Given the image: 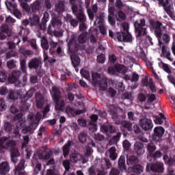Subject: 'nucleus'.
Returning <instances> with one entry per match:
<instances>
[{
  "label": "nucleus",
  "mask_w": 175,
  "mask_h": 175,
  "mask_svg": "<svg viewBox=\"0 0 175 175\" xmlns=\"http://www.w3.org/2000/svg\"><path fill=\"white\" fill-rule=\"evenodd\" d=\"M50 20V14L47 11L44 12L43 17L42 18L41 23L39 25V28L41 31H45L47 28V21Z\"/></svg>",
  "instance_id": "obj_20"
},
{
  "label": "nucleus",
  "mask_w": 175,
  "mask_h": 175,
  "mask_svg": "<svg viewBox=\"0 0 175 175\" xmlns=\"http://www.w3.org/2000/svg\"><path fill=\"white\" fill-rule=\"evenodd\" d=\"M65 20L66 23H69L71 27L74 28H76L79 25V20L73 18V16L69 14H67Z\"/></svg>",
  "instance_id": "obj_27"
},
{
  "label": "nucleus",
  "mask_w": 175,
  "mask_h": 175,
  "mask_svg": "<svg viewBox=\"0 0 175 175\" xmlns=\"http://www.w3.org/2000/svg\"><path fill=\"white\" fill-rule=\"evenodd\" d=\"M20 52L21 54H23L25 58L29 57V58H31V57H32V55H33V51H31V50H28L25 48H22L20 49Z\"/></svg>",
  "instance_id": "obj_39"
},
{
  "label": "nucleus",
  "mask_w": 175,
  "mask_h": 175,
  "mask_svg": "<svg viewBox=\"0 0 175 175\" xmlns=\"http://www.w3.org/2000/svg\"><path fill=\"white\" fill-rule=\"evenodd\" d=\"M124 6H125V4H124V3H122V0H116L115 8H116V9L121 10V9H122V8H124Z\"/></svg>",
  "instance_id": "obj_58"
},
{
  "label": "nucleus",
  "mask_w": 175,
  "mask_h": 175,
  "mask_svg": "<svg viewBox=\"0 0 175 175\" xmlns=\"http://www.w3.org/2000/svg\"><path fill=\"white\" fill-rule=\"evenodd\" d=\"M49 53L51 54V55H53V54H57V55H59V57H62V55H64L62 46H61V45L58 46V42H55L54 40H53V39H51L49 41ZM57 46L58 47L57 48Z\"/></svg>",
  "instance_id": "obj_11"
},
{
  "label": "nucleus",
  "mask_w": 175,
  "mask_h": 175,
  "mask_svg": "<svg viewBox=\"0 0 175 175\" xmlns=\"http://www.w3.org/2000/svg\"><path fill=\"white\" fill-rule=\"evenodd\" d=\"M17 144L14 140H9L5 143L4 148L5 150H9L10 151L11 156V161L13 163H17V157H20V152H18V149L16 148Z\"/></svg>",
  "instance_id": "obj_5"
},
{
  "label": "nucleus",
  "mask_w": 175,
  "mask_h": 175,
  "mask_svg": "<svg viewBox=\"0 0 175 175\" xmlns=\"http://www.w3.org/2000/svg\"><path fill=\"white\" fill-rule=\"evenodd\" d=\"M25 169V160L22 159L21 160L20 163H18V166L16 167V173L18 172V174L19 173H24V172H21V170H24Z\"/></svg>",
  "instance_id": "obj_35"
},
{
  "label": "nucleus",
  "mask_w": 175,
  "mask_h": 175,
  "mask_svg": "<svg viewBox=\"0 0 175 175\" xmlns=\"http://www.w3.org/2000/svg\"><path fill=\"white\" fill-rule=\"evenodd\" d=\"M163 163L157 161L154 163H148L146 165V172H153V173L162 174L165 172V167H163Z\"/></svg>",
  "instance_id": "obj_9"
},
{
  "label": "nucleus",
  "mask_w": 175,
  "mask_h": 175,
  "mask_svg": "<svg viewBox=\"0 0 175 175\" xmlns=\"http://www.w3.org/2000/svg\"><path fill=\"white\" fill-rule=\"evenodd\" d=\"M118 165L119 169L121 170H126V165H125V156L121 155L118 159Z\"/></svg>",
  "instance_id": "obj_32"
},
{
  "label": "nucleus",
  "mask_w": 175,
  "mask_h": 175,
  "mask_svg": "<svg viewBox=\"0 0 175 175\" xmlns=\"http://www.w3.org/2000/svg\"><path fill=\"white\" fill-rule=\"evenodd\" d=\"M77 18H78L80 23H85L87 21V17H85V14H84V11H80L79 14H76Z\"/></svg>",
  "instance_id": "obj_47"
},
{
  "label": "nucleus",
  "mask_w": 175,
  "mask_h": 175,
  "mask_svg": "<svg viewBox=\"0 0 175 175\" xmlns=\"http://www.w3.org/2000/svg\"><path fill=\"white\" fill-rule=\"evenodd\" d=\"M88 134H87L86 131H82L78 135V139L80 143H85L87 142V137Z\"/></svg>",
  "instance_id": "obj_44"
},
{
  "label": "nucleus",
  "mask_w": 175,
  "mask_h": 175,
  "mask_svg": "<svg viewBox=\"0 0 175 175\" xmlns=\"http://www.w3.org/2000/svg\"><path fill=\"white\" fill-rule=\"evenodd\" d=\"M40 64H42V61H40L39 58L33 57L29 61L28 68L30 69V70H32V69L37 70L39 66H40Z\"/></svg>",
  "instance_id": "obj_17"
},
{
  "label": "nucleus",
  "mask_w": 175,
  "mask_h": 175,
  "mask_svg": "<svg viewBox=\"0 0 175 175\" xmlns=\"http://www.w3.org/2000/svg\"><path fill=\"white\" fill-rule=\"evenodd\" d=\"M51 94L52 96V99L55 103V109L57 111H65L66 114L69 117H76V116H80V114H83L85 113V109H79L76 110L75 107L67 105L65 108V100L62 99V92L59 88L57 86L52 87V91L51 92Z\"/></svg>",
  "instance_id": "obj_1"
},
{
  "label": "nucleus",
  "mask_w": 175,
  "mask_h": 175,
  "mask_svg": "<svg viewBox=\"0 0 175 175\" xmlns=\"http://www.w3.org/2000/svg\"><path fill=\"white\" fill-rule=\"evenodd\" d=\"M42 112H37L36 115L29 114L28 116L29 124L30 126L22 129V133H33V131L39 126V122L42 120Z\"/></svg>",
  "instance_id": "obj_3"
},
{
  "label": "nucleus",
  "mask_w": 175,
  "mask_h": 175,
  "mask_svg": "<svg viewBox=\"0 0 175 175\" xmlns=\"http://www.w3.org/2000/svg\"><path fill=\"white\" fill-rule=\"evenodd\" d=\"M31 1H32V0H19L21 8H23V9H24L25 10H28V3L27 2H31Z\"/></svg>",
  "instance_id": "obj_56"
},
{
  "label": "nucleus",
  "mask_w": 175,
  "mask_h": 175,
  "mask_svg": "<svg viewBox=\"0 0 175 175\" xmlns=\"http://www.w3.org/2000/svg\"><path fill=\"white\" fill-rule=\"evenodd\" d=\"M87 35H88V32H82L78 37L79 43H81V44L85 43L87 42Z\"/></svg>",
  "instance_id": "obj_38"
},
{
  "label": "nucleus",
  "mask_w": 175,
  "mask_h": 175,
  "mask_svg": "<svg viewBox=\"0 0 175 175\" xmlns=\"http://www.w3.org/2000/svg\"><path fill=\"white\" fill-rule=\"evenodd\" d=\"M77 42V37H76V36H71L70 39L68 43V48L72 49V47H75V50H77V47L76 46Z\"/></svg>",
  "instance_id": "obj_34"
},
{
  "label": "nucleus",
  "mask_w": 175,
  "mask_h": 175,
  "mask_svg": "<svg viewBox=\"0 0 175 175\" xmlns=\"http://www.w3.org/2000/svg\"><path fill=\"white\" fill-rule=\"evenodd\" d=\"M80 73L82 76V77H84V79H86L87 80H88V79H90V72H88V70H84V69H81L80 71Z\"/></svg>",
  "instance_id": "obj_60"
},
{
  "label": "nucleus",
  "mask_w": 175,
  "mask_h": 175,
  "mask_svg": "<svg viewBox=\"0 0 175 175\" xmlns=\"http://www.w3.org/2000/svg\"><path fill=\"white\" fill-rule=\"evenodd\" d=\"M126 72H128V68L122 64H115L113 66L108 68V73L111 75H116L117 73L125 75Z\"/></svg>",
  "instance_id": "obj_10"
},
{
  "label": "nucleus",
  "mask_w": 175,
  "mask_h": 175,
  "mask_svg": "<svg viewBox=\"0 0 175 175\" xmlns=\"http://www.w3.org/2000/svg\"><path fill=\"white\" fill-rule=\"evenodd\" d=\"M170 0H164L161 5L163 6L164 11L167 13L170 17L173 18V12H172V5L169 4Z\"/></svg>",
  "instance_id": "obj_23"
},
{
  "label": "nucleus",
  "mask_w": 175,
  "mask_h": 175,
  "mask_svg": "<svg viewBox=\"0 0 175 175\" xmlns=\"http://www.w3.org/2000/svg\"><path fill=\"white\" fill-rule=\"evenodd\" d=\"M96 61L98 64H103L106 61V56L103 53H100V55H97Z\"/></svg>",
  "instance_id": "obj_55"
},
{
  "label": "nucleus",
  "mask_w": 175,
  "mask_h": 175,
  "mask_svg": "<svg viewBox=\"0 0 175 175\" xmlns=\"http://www.w3.org/2000/svg\"><path fill=\"white\" fill-rule=\"evenodd\" d=\"M12 139H20V137H21V134H20L19 128L14 129V131L12 132Z\"/></svg>",
  "instance_id": "obj_52"
},
{
  "label": "nucleus",
  "mask_w": 175,
  "mask_h": 175,
  "mask_svg": "<svg viewBox=\"0 0 175 175\" xmlns=\"http://www.w3.org/2000/svg\"><path fill=\"white\" fill-rule=\"evenodd\" d=\"M139 162H140V159H139V157H137V156L131 155L129 157H127L126 163L128 165H130L131 166H135L136 165H137V163H139Z\"/></svg>",
  "instance_id": "obj_25"
},
{
  "label": "nucleus",
  "mask_w": 175,
  "mask_h": 175,
  "mask_svg": "<svg viewBox=\"0 0 175 175\" xmlns=\"http://www.w3.org/2000/svg\"><path fill=\"white\" fill-rule=\"evenodd\" d=\"M71 9L73 14H75V16H77V14H78L80 12L83 11L81 8H79L77 5L75 4L72 5Z\"/></svg>",
  "instance_id": "obj_54"
},
{
  "label": "nucleus",
  "mask_w": 175,
  "mask_h": 175,
  "mask_svg": "<svg viewBox=\"0 0 175 175\" xmlns=\"http://www.w3.org/2000/svg\"><path fill=\"white\" fill-rule=\"evenodd\" d=\"M71 63L73 66L76 69L80 65V62L81 60L80 59V57L77 55H70Z\"/></svg>",
  "instance_id": "obj_28"
},
{
  "label": "nucleus",
  "mask_w": 175,
  "mask_h": 175,
  "mask_svg": "<svg viewBox=\"0 0 175 175\" xmlns=\"http://www.w3.org/2000/svg\"><path fill=\"white\" fill-rule=\"evenodd\" d=\"M9 172V163L5 161L0 164V174L5 175Z\"/></svg>",
  "instance_id": "obj_31"
},
{
  "label": "nucleus",
  "mask_w": 175,
  "mask_h": 175,
  "mask_svg": "<svg viewBox=\"0 0 175 175\" xmlns=\"http://www.w3.org/2000/svg\"><path fill=\"white\" fill-rule=\"evenodd\" d=\"M92 83L94 85H98L101 91H106L107 90V81L102 77V75L98 72L92 74Z\"/></svg>",
  "instance_id": "obj_7"
},
{
  "label": "nucleus",
  "mask_w": 175,
  "mask_h": 175,
  "mask_svg": "<svg viewBox=\"0 0 175 175\" xmlns=\"http://www.w3.org/2000/svg\"><path fill=\"white\" fill-rule=\"evenodd\" d=\"M53 157V152L51 150H44L38 153V158L40 160L49 161Z\"/></svg>",
  "instance_id": "obj_21"
},
{
  "label": "nucleus",
  "mask_w": 175,
  "mask_h": 175,
  "mask_svg": "<svg viewBox=\"0 0 175 175\" xmlns=\"http://www.w3.org/2000/svg\"><path fill=\"white\" fill-rule=\"evenodd\" d=\"M71 162H74V163H77L79 161H81L83 163H87L88 162V157L85 158L84 156L79 154V153H72L70 155Z\"/></svg>",
  "instance_id": "obj_15"
},
{
  "label": "nucleus",
  "mask_w": 175,
  "mask_h": 175,
  "mask_svg": "<svg viewBox=\"0 0 175 175\" xmlns=\"http://www.w3.org/2000/svg\"><path fill=\"white\" fill-rule=\"evenodd\" d=\"M16 0H7L5 1V6L8 10H12V8H17V5L14 3Z\"/></svg>",
  "instance_id": "obj_48"
},
{
  "label": "nucleus",
  "mask_w": 175,
  "mask_h": 175,
  "mask_svg": "<svg viewBox=\"0 0 175 175\" xmlns=\"http://www.w3.org/2000/svg\"><path fill=\"white\" fill-rule=\"evenodd\" d=\"M132 170L133 173H135L136 174H142L144 170V168H143V166L137 164L133 167Z\"/></svg>",
  "instance_id": "obj_43"
},
{
  "label": "nucleus",
  "mask_w": 175,
  "mask_h": 175,
  "mask_svg": "<svg viewBox=\"0 0 175 175\" xmlns=\"http://www.w3.org/2000/svg\"><path fill=\"white\" fill-rule=\"evenodd\" d=\"M122 31L120 32H113L111 30H109V36L114 40L118 42H124V43H132L133 41V37L132 34L129 33V26L127 24L123 25Z\"/></svg>",
  "instance_id": "obj_2"
},
{
  "label": "nucleus",
  "mask_w": 175,
  "mask_h": 175,
  "mask_svg": "<svg viewBox=\"0 0 175 175\" xmlns=\"http://www.w3.org/2000/svg\"><path fill=\"white\" fill-rule=\"evenodd\" d=\"M122 126L124 129H126L128 132H132L133 131V128L132 127V123L129 121H124L122 123Z\"/></svg>",
  "instance_id": "obj_50"
},
{
  "label": "nucleus",
  "mask_w": 175,
  "mask_h": 175,
  "mask_svg": "<svg viewBox=\"0 0 175 175\" xmlns=\"http://www.w3.org/2000/svg\"><path fill=\"white\" fill-rule=\"evenodd\" d=\"M55 10L58 13H62L63 12H65V2L62 1H59L56 5Z\"/></svg>",
  "instance_id": "obj_40"
},
{
  "label": "nucleus",
  "mask_w": 175,
  "mask_h": 175,
  "mask_svg": "<svg viewBox=\"0 0 175 175\" xmlns=\"http://www.w3.org/2000/svg\"><path fill=\"white\" fill-rule=\"evenodd\" d=\"M30 24L32 27H38L40 24V17L39 15L34 14H33L32 18H30Z\"/></svg>",
  "instance_id": "obj_29"
},
{
  "label": "nucleus",
  "mask_w": 175,
  "mask_h": 175,
  "mask_svg": "<svg viewBox=\"0 0 175 175\" xmlns=\"http://www.w3.org/2000/svg\"><path fill=\"white\" fill-rule=\"evenodd\" d=\"M46 101L44 100V97L42 94H37L36 96V103L37 109H43V106H44V103Z\"/></svg>",
  "instance_id": "obj_26"
},
{
  "label": "nucleus",
  "mask_w": 175,
  "mask_h": 175,
  "mask_svg": "<svg viewBox=\"0 0 175 175\" xmlns=\"http://www.w3.org/2000/svg\"><path fill=\"white\" fill-rule=\"evenodd\" d=\"M121 173V169L117 167L111 168L109 175H120Z\"/></svg>",
  "instance_id": "obj_62"
},
{
  "label": "nucleus",
  "mask_w": 175,
  "mask_h": 175,
  "mask_svg": "<svg viewBox=\"0 0 175 175\" xmlns=\"http://www.w3.org/2000/svg\"><path fill=\"white\" fill-rule=\"evenodd\" d=\"M134 27L137 33V38H142L147 35V28L148 26L146 24V19L141 18L134 22Z\"/></svg>",
  "instance_id": "obj_6"
},
{
  "label": "nucleus",
  "mask_w": 175,
  "mask_h": 175,
  "mask_svg": "<svg viewBox=\"0 0 175 175\" xmlns=\"http://www.w3.org/2000/svg\"><path fill=\"white\" fill-rule=\"evenodd\" d=\"M122 135V134L121 133V132H118L117 135H113L111 138L110 143H111V144H117L118 143V142H120Z\"/></svg>",
  "instance_id": "obj_41"
},
{
  "label": "nucleus",
  "mask_w": 175,
  "mask_h": 175,
  "mask_svg": "<svg viewBox=\"0 0 175 175\" xmlns=\"http://www.w3.org/2000/svg\"><path fill=\"white\" fill-rule=\"evenodd\" d=\"M165 133V129L162 126H157L154 129V135L152 140L154 142H162V137Z\"/></svg>",
  "instance_id": "obj_12"
},
{
  "label": "nucleus",
  "mask_w": 175,
  "mask_h": 175,
  "mask_svg": "<svg viewBox=\"0 0 175 175\" xmlns=\"http://www.w3.org/2000/svg\"><path fill=\"white\" fill-rule=\"evenodd\" d=\"M148 87L151 92H157V86H155V83H154V80L152 79V78H150V85H148Z\"/></svg>",
  "instance_id": "obj_53"
},
{
  "label": "nucleus",
  "mask_w": 175,
  "mask_h": 175,
  "mask_svg": "<svg viewBox=\"0 0 175 175\" xmlns=\"http://www.w3.org/2000/svg\"><path fill=\"white\" fill-rule=\"evenodd\" d=\"M137 98L139 102L143 103V102H146V100H147V96H146L144 93L141 92L138 94Z\"/></svg>",
  "instance_id": "obj_61"
},
{
  "label": "nucleus",
  "mask_w": 175,
  "mask_h": 175,
  "mask_svg": "<svg viewBox=\"0 0 175 175\" xmlns=\"http://www.w3.org/2000/svg\"><path fill=\"white\" fill-rule=\"evenodd\" d=\"M98 115L93 114L90 116L91 121L89 122V125L93 126V128H96V121H98Z\"/></svg>",
  "instance_id": "obj_45"
},
{
  "label": "nucleus",
  "mask_w": 175,
  "mask_h": 175,
  "mask_svg": "<svg viewBox=\"0 0 175 175\" xmlns=\"http://www.w3.org/2000/svg\"><path fill=\"white\" fill-rule=\"evenodd\" d=\"M23 91L21 90H10L8 91V98L12 100H17L21 96Z\"/></svg>",
  "instance_id": "obj_19"
},
{
  "label": "nucleus",
  "mask_w": 175,
  "mask_h": 175,
  "mask_svg": "<svg viewBox=\"0 0 175 175\" xmlns=\"http://www.w3.org/2000/svg\"><path fill=\"white\" fill-rule=\"evenodd\" d=\"M62 27L61 16L57 14L52 16L51 24L48 27L47 32L51 36H58V30Z\"/></svg>",
  "instance_id": "obj_4"
},
{
  "label": "nucleus",
  "mask_w": 175,
  "mask_h": 175,
  "mask_svg": "<svg viewBox=\"0 0 175 175\" xmlns=\"http://www.w3.org/2000/svg\"><path fill=\"white\" fill-rule=\"evenodd\" d=\"M146 96L148 97V100L147 102L148 103H152V102H154V100H155L157 99V96H155V94H146Z\"/></svg>",
  "instance_id": "obj_63"
},
{
  "label": "nucleus",
  "mask_w": 175,
  "mask_h": 175,
  "mask_svg": "<svg viewBox=\"0 0 175 175\" xmlns=\"http://www.w3.org/2000/svg\"><path fill=\"white\" fill-rule=\"evenodd\" d=\"M21 69L23 73H27V60L25 59H20Z\"/></svg>",
  "instance_id": "obj_51"
},
{
  "label": "nucleus",
  "mask_w": 175,
  "mask_h": 175,
  "mask_svg": "<svg viewBox=\"0 0 175 175\" xmlns=\"http://www.w3.org/2000/svg\"><path fill=\"white\" fill-rule=\"evenodd\" d=\"M116 151L117 149L115 146H112L109 148V158L111 159V161H116V159H117V153L116 152Z\"/></svg>",
  "instance_id": "obj_36"
},
{
  "label": "nucleus",
  "mask_w": 175,
  "mask_h": 175,
  "mask_svg": "<svg viewBox=\"0 0 175 175\" xmlns=\"http://www.w3.org/2000/svg\"><path fill=\"white\" fill-rule=\"evenodd\" d=\"M108 111L111 116L112 120H116L118 118V113H117V109H116V107L111 106Z\"/></svg>",
  "instance_id": "obj_37"
},
{
  "label": "nucleus",
  "mask_w": 175,
  "mask_h": 175,
  "mask_svg": "<svg viewBox=\"0 0 175 175\" xmlns=\"http://www.w3.org/2000/svg\"><path fill=\"white\" fill-rule=\"evenodd\" d=\"M139 125L146 132H147V131H151V129L154 128L152 121L148 118L141 119L139 120Z\"/></svg>",
  "instance_id": "obj_13"
},
{
  "label": "nucleus",
  "mask_w": 175,
  "mask_h": 175,
  "mask_svg": "<svg viewBox=\"0 0 175 175\" xmlns=\"http://www.w3.org/2000/svg\"><path fill=\"white\" fill-rule=\"evenodd\" d=\"M134 152L139 157L143 155L146 152V149L144 148V144L140 142H136L134 144Z\"/></svg>",
  "instance_id": "obj_16"
},
{
  "label": "nucleus",
  "mask_w": 175,
  "mask_h": 175,
  "mask_svg": "<svg viewBox=\"0 0 175 175\" xmlns=\"http://www.w3.org/2000/svg\"><path fill=\"white\" fill-rule=\"evenodd\" d=\"M3 129L7 133H10L13 131V124L9 122H4Z\"/></svg>",
  "instance_id": "obj_46"
},
{
  "label": "nucleus",
  "mask_w": 175,
  "mask_h": 175,
  "mask_svg": "<svg viewBox=\"0 0 175 175\" xmlns=\"http://www.w3.org/2000/svg\"><path fill=\"white\" fill-rule=\"evenodd\" d=\"M40 170H42V163L37 161L33 170L34 174H39V172H40Z\"/></svg>",
  "instance_id": "obj_57"
},
{
  "label": "nucleus",
  "mask_w": 175,
  "mask_h": 175,
  "mask_svg": "<svg viewBox=\"0 0 175 175\" xmlns=\"http://www.w3.org/2000/svg\"><path fill=\"white\" fill-rule=\"evenodd\" d=\"M149 24L151 28L154 30V36L157 38L159 46L162 45V42H161V39H162V23L159 21L150 20Z\"/></svg>",
  "instance_id": "obj_8"
},
{
  "label": "nucleus",
  "mask_w": 175,
  "mask_h": 175,
  "mask_svg": "<svg viewBox=\"0 0 175 175\" xmlns=\"http://www.w3.org/2000/svg\"><path fill=\"white\" fill-rule=\"evenodd\" d=\"M121 99L124 101L125 106H131L133 102V97L129 92L123 93L121 96Z\"/></svg>",
  "instance_id": "obj_18"
},
{
  "label": "nucleus",
  "mask_w": 175,
  "mask_h": 175,
  "mask_svg": "<svg viewBox=\"0 0 175 175\" xmlns=\"http://www.w3.org/2000/svg\"><path fill=\"white\" fill-rule=\"evenodd\" d=\"M42 9V3L39 1H36L31 4V11L33 13H36Z\"/></svg>",
  "instance_id": "obj_33"
},
{
  "label": "nucleus",
  "mask_w": 175,
  "mask_h": 175,
  "mask_svg": "<svg viewBox=\"0 0 175 175\" xmlns=\"http://www.w3.org/2000/svg\"><path fill=\"white\" fill-rule=\"evenodd\" d=\"M5 80H8V74L6 73V71H0V81L3 83Z\"/></svg>",
  "instance_id": "obj_59"
},
{
  "label": "nucleus",
  "mask_w": 175,
  "mask_h": 175,
  "mask_svg": "<svg viewBox=\"0 0 175 175\" xmlns=\"http://www.w3.org/2000/svg\"><path fill=\"white\" fill-rule=\"evenodd\" d=\"M141 84L142 87H148L150 85V79H148V77H145L142 79Z\"/></svg>",
  "instance_id": "obj_64"
},
{
  "label": "nucleus",
  "mask_w": 175,
  "mask_h": 175,
  "mask_svg": "<svg viewBox=\"0 0 175 175\" xmlns=\"http://www.w3.org/2000/svg\"><path fill=\"white\" fill-rule=\"evenodd\" d=\"M100 130L103 133H105L106 135H109V133L112 135V133H116V127L111 124L101 125Z\"/></svg>",
  "instance_id": "obj_22"
},
{
  "label": "nucleus",
  "mask_w": 175,
  "mask_h": 175,
  "mask_svg": "<svg viewBox=\"0 0 175 175\" xmlns=\"http://www.w3.org/2000/svg\"><path fill=\"white\" fill-rule=\"evenodd\" d=\"M146 148L148 152H149L151 154L157 150V146H155V144H154V142H150L147 144Z\"/></svg>",
  "instance_id": "obj_42"
},
{
  "label": "nucleus",
  "mask_w": 175,
  "mask_h": 175,
  "mask_svg": "<svg viewBox=\"0 0 175 175\" xmlns=\"http://www.w3.org/2000/svg\"><path fill=\"white\" fill-rule=\"evenodd\" d=\"M161 51L163 53V55H164V57L165 58H167V59H168V61H170L171 62H173V58L170 57V55H171L170 50H169L167 49V47H166V46H165V45L162 46Z\"/></svg>",
  "instance_id": "obj_30"
},
{
  "label": "nucleus",
  "mask_w": 175,
  "mask_h": 175,
  "mask_svg": "<svg viewBox=\"0 0 175 175\" xmlns=\"http://www.w3.org/2000/svg\"><path fill=\"white\" fill-rule=\"evenodd\" d=\"M41 47L43 49V50H49V49H50L49 42L46 38H42Z\"/></svg>",
  "instance_id": "obj_49"
},
{
  "label": "nucleus",
  "mask_w": 175,
  "mask_h": 175,
  "mask_svg": "<svg viewBox=\"0 0 175 175\" xmlns=\"http://www.w3.org/2000/svg\"><path fill=\"white\" fill-rule=\"evenodd\" d=\"M73 146V142L70 139H68L67 143L65 144L63 147V156L64 158H66V157L69 156V152H70V147Z\"/></svg>",
  "instance_id": "obj_24"
},
{
  "label": "nucleus",
  "mask_w": 175,
  "mask_h": 175,
  "mask_svg": "<svg viewBox=\"0 0 175 175\" xmlns=\"http://www.w3.org/2000/svg\"><path fill=\"white\" fill-rule=\"evenodd\" d=\"M21 75V72L20 71H13L8 79L9 83L14 84L15 87H18Z\"/></svg>",
  "instance_id": "obj_14"
}]
</instances>
